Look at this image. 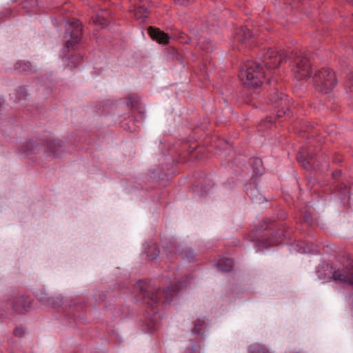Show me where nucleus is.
Wrapping results in <instances>:
<instances>
[{
  "label": "nucleus",
  "instance_id": "obj_1",
  "mask_svg": "<svg viewBox=\"0 0 353 353\" xmlns=\"http://www.w3.org/2000/svg\"><path fill=\"white\" fill-rule=\"evenodd\" d=\"M181 283H174L169 286L166 290L161 292L160 289L148 288H141L143 303L152 309H156L159 303L170 302L179 290Z\"/></svg>",
  "mask_w": 353,
  "mask_h": 353
},
{
  "label": "nucleus",
  "instance_id": "obj_2",
  "mask_svg": "<svg viewBox=\"0 0 353 353\" xmlns=\"http://www.w3.org/2000/svg\"><path fill=\"white\" fill-rule=\"evenodd\" d=\"M266 73L257 62L248 61L241 66L239 77L242 83L248 88H258L266 78Z\"/></svg>",
  "mask_w": 353,
  "mask_h": 353
},
{
  "label": "nucleus",
  "instance_id": "obj_3",
  "mask_svg": "<svg viewBox=\"0 0 353 353\" xmlns=\"http://www.w3.org/2000/svg\"><path fill=\"white\" fill-rule=\"evenodd\" d=\"M315 89L322 93H329L336 87L337 79L334 71L329 68H321L313 77Z\"/></svg>",
  "mask_w": 353,
  "mask_h": 353
},
{
  "label": "nucleus",
  "instance_id": "obj_4",
  "mask_svg": "<svg viewBox=\"0 0 353 353\" xmlns=\"http://www.w3.org/2000/svg\"><path fill=\"white\" fill-rule=\"evenodd\" d=\"M292 72L294 78L297 80H304L310 77L312 74L310 59L301 54L296 55L294 59Z\"/></svg>",
  "mask_w": 353,
  "mask_h": 353
},
{
  "label": "nucleus",
  "instance_id": "obj_5",
  "mask_svg": "<svg viewBox=\"0 0 353 353\" xmlns=\"http://www.w3.org/2000/svg\"><path fill=\"white\" fill-rule=\"evenodd\" d=\"M255 43L254 34L250 29L241 27L236 30L233 38V47L241 51L245 48H251Z\"/></svg>",
  "mask_w": 353,
  "mask_h": 353
},
{
  "label": "nucleus",
  "instance_id": "obj_6",
  "mask_svg": "<svg viewBox=\"0 0 353 353\" xmlns=\"http://www.w3.org/2000/svg\"><path fill=\"white\" fill-rule=\"evenodd\" d=\"M269 102L274 105L278 118L283 117L290 110V99L282 92L274 91L270 95Z\"/></svg>",
  "mask_w": 353,
  "mask_h": 353
},
{
  "label": "nucleus",
  "instance_id": "obj_7",
  "mask_svg": "<svg viewBox=\"0 0 353 353\" xmlns=\"http://www.w3.org/2000/svg\"><path fill=\"white\" fill-rule=\"evenodd\" d=\"M287 55L284 52H279L274 49H269L263 57V63L268 70L276 68L282 63L285 62Z\"/></svg>",
  "mask_w": 353,
  "mask_h": 353
},
{
  "label": "nucleus",
  "instance_id": "obj_8",
  "mask_svg": "<svg viewBox=\"0 0 353 353\" xmlns=\"http://www.w3.org/2000/svg\"><path fill=\"white\" fill-rule=\"evenodd\" d=\"M67 32L69 33L70 39L68 40L65 46L68 48L72 47L74 44L77 43L82 34V24L78 19H72L68 22Z\"/></svg>",
  "mask_w": 353,
  "mask_h": 353
},
{
  "label": "nucleus",
  "instance_id": "obj_9",
  "mask_svg": "<svg viewBox=\"0 0 353 353\" xmlns=\"http://www.w3.org/2000/svg\"><path fill=\"white\" fill-rule=\"evenodd\" d=\"M334 281L353 285V261L343 269L334 271L332 274Z\"/></svg>",
  "mask_w": 353,
  "mask_h": 353
},
{
  "label": "nucleus",
  "instance_id": "obj_10",
  "mask_svg": "<svg viewBox=\"0 0 353 353\" xmlns=\"http://www.w3.org/2000/svg\"><path fill=\"white\" fill-rule=\"evenodd\" d=\"M285 236V230L283 228H279L271 239L263 237L261 240H259L256 243L257 246L260 248H268L272 245H278L282 243Z\"/></svg>",
  "mask_w": 353,
  "mask_h": 353
},
{
  "label": "nucleus",
  "instance_id": "obj_11",
  "mask_svg": "<svg viewBox=\"0 0 353 353\" xmlns=\"http://www.w3.org/2000/svg\"><path fill=\"white\" fill-rule=\"evenodd\" d=\"M148 30L149 35L153 40L157 41L161 44H167L169 43L170 37L160 29L150 26Z\"/></svg>",
  "mask_w": 353,
  "mask_h": 353
},
{
  "label": "nucleus",
  "instance_id": "obj_12",
  "mask_svg": "<svg viewBox=\"0 0 353 353\" xmlns=\"http://www.w3.org/2000/svg\"><path fill=\"white\" fill-rule=\"evenodd\" d=\"M32 301L25 296L17 298L13 305V310L17 313H23L26 312L31 306Z\"/></svg>",
  "mask_w": 353,
  "mask_h": 353
},
{
  "label": "nucleus",
  "instance_id": "obj_13",
  "mask_svg": "<svg viewBox=\"0 0 353 353\" xmlns=\"http://www.w3.org/2000/svg\"><path fill=\"white\" fill-rule=\"evenodd\" d=\"M298 161L302 164L304 168L310 169L313 165V157L306 154L305 149L302 148L297 157Z\"/></svg>",
  "mask_w": 353,
  "mask_h": 353
},
{
  "label": "nucleus",
  "instance_id": "obj_14",
  "mask_svg": "<svg viewBox=\"0 0 353 353\" xmlns=\"http://www.w3.org/2000/svg\"><path fill=\"white\" fill-rule=\"evenodd\" d=\"M234 266V262L232 259L228 258H222L219 260L216 263V267L219 270L223 272H230L232 270Z\"/></svg>",
  "mask_w": 353,
  "mask_h": 353
},
{
  "label": "nucleus",
  "instance_id": "obj_15",
  "mask_svg": "<svg viewBox=\"0 0 353 353\" xmlns=\"http://www.w3.org/2000/svg\"><path fill=\"white\" fill-rule=\"evenodd\" d=\"M247 193L255 202L261 203L265 200L263 196L261 194L259 190L255 186L250 185L247 189Z\"/></svg>",
  "mask_w": 353,
  "mask_h": 353
},
{
  "label": "nucleus",
  "instance_id": "obj_16",
  "mask_svg": "<svg viewBox=\"0 0 353 353\" xmlns=\"http://www.w3.org/2000/svg\"><path fill=\"white\" fill-rule=\"evenodd\" d=\"M107 11H103L101 14H97L92 17V21L94 24L101 26V27H105L108 24V21L105 17L107 15Z\"/></svg>",
  "mask_w": 353,
  "mask_h": 353
},
{
  "label": "nucleus",
  "instance_id": "obj_17",
  "mask_svg": "<svg viewBox=\"0 0 353 353\" xmlns=\"http://www.w3.org/2000/svg\"><path fill=\"white\" fill-rule=\"evenodd\" d=\"M252 166L255 176L261 175L263 172V162L259 158L252 159Z\"/></svg>",
  "mask_w": 353,
  "mask_h": 353
},
{
  "label": "nucleus",
  "instance_id": "obj_18",
  "mask_svg": "<svg viewBox=\"0 0 353 353\" xmlns=\"http://www.w3.org/2000/svg\"><path fill=\"white\" fill-rule=\"evenodd\" d=\"M149 14V12L147 8L143 6H139L137 9L134 10V17L137 20H145Z\"/></svg>",
  "mask_w": 353,
  "mask_h": 353
},
{
  "label": "nucleus",
  "instance_id": "obj_19",
  "mask_svg": "<svg viewBox=\"0 0 353 353\" xmlns=\"http://www.w3.org/2000/svg\"><path fill=\"white\" fill-rule=\"evenodd\" d=\"M15 69L19 71V72H28L31 71V65L29 62L25 61H19L15 64Z\"/></svg>",
  "mask_w": 353,
  "mask_h": 353
},
{
  "label": "nucleus",
  "instance_id": "obj_20",
  "mask_svg": "<svg viewBox=\"0 0 353 353\" xmlns=\"http://www.w3.org/2000/svg\"><path fill=\"white\" fill-rule=\"evenodd\" d=\"M147 256L152 260L157 258L159 255V250L157 245H152L147 249Z\"/></svg>",
  "mask_w": 353,
  "mask_h": 353
},
{
  "label": "nucleus",
  "instance_id": "obj_21",
  "mask_svg": "<svg viewBox=\"0 0 353 353\" xmlns=\"http://www.w3.org/2000/svg\"><path fill=\"white\" fill-rule=\"evenodd\" d=\"M250 353H270L268 350L260 344H254L250 347Z\"/></svg>",
  "mask_w": 353,
  "mask_h": 353
},
{
  "label": "nucleus",
  "instance_id": "obj_22",
  "mask_svg": "<svg viewBox=\"0 0 353 353\" xmlns=\"http://www.w3.org/2000/svg\"><path fill=\"white\" fill-rule=\"evenodd\" d=\"M204 323H205V322L203 321H200V320L198 321L195 323V325H194V327L192 329V332L194 333H195V334H200L201 331L203 329Z\"/></svg>",
  "mask_w": 353,
  "mask_h": 353
},
{
  "label": "nucleus",
  "instance_id": "obj_23",
  "mask_svg": "<svg viewBox=\"0 0 353 353\" xmlns=\"http://www.w3.org/2000/svg\"><path fill=\"white\" fill-rule=\"evenodd\" d=\"M301 221L309 226L312 224V217L310 213H305L301 218Z\"/></svg>",
  "mask_w": 353,
  "mask_h": 353
},
{
  "label": "nucleus",
  "instance_id": "obj_24",
  "mask_svg": "<svg viewBox=\"0 0 353 353\" xmlns=\"http://www.w3.org/2000/svg\"><path fill=\"white\" fill-rule=\"evenodd\" d=\"M12 14V10L10 9H6L3 11L0 12V21L3 19L10 16Z\"/></svg>",
  "mask_w": 353,
  "mask_h": 353
},
{
  "label": "nucleus",
  "instance_id": "obj_25",
  "mask_svg": "<svg viewBox=\"0 0 353 353\" xmlns=\"http://www.w3.org/2000/svg\"><path fill=\"white\" fill-rule=\"evenodd\" d=\"M200 48L206 52H210L212 50V46L209 42H207L206 43L201 44Z\"/></svg>",
  "mask_w": 353,
  "mask_h": 353
},
{
  "label": "nucleus",
  "instance_id": "obj_26",
  "mask_svg": "<svg viewBox=\"0 0 353 353\" xmlns=\"http://www.w3.org/2000/svg\"><path fill=\"white\" fill-rule=\"evenodd\" d=\"M269 228V223L268 220L263 221L258 226V230L260 231L266 230Z\"/></svg>",
  "mask_w": 353,
  "mask_h": 353
},
{
  "label": "nucleus",
  "instance_id": "obj_27",
  "mask_svg": "<svg viewBox=\"0 0 353 353\" xmlns=\"http://www.w3.org/2000/svg\"><path fill=\"white\" fill-rule=\"evenodd\" d=\"M347 83L350 90L351 92L353 91V72L349 74L348 81Z\"/></svg>",
  "mask_w": 353,
  "mask_h": 353
},
{
  "label": "nucleus",
  "instance_id": "obj_28",
  "mask_svg": "<svg viewBox=\"0 0 353 353\" xmlns=\"http://www.w3.org/2000/svg\"><path fill=\"white\" fill-rule=\"evenodd\" d=\"M175 3L186 6L191 2L193 1V0H173Z\"/></svg>",
  "mask_w": 353,
  "mask_h": 353
},
{
  "label": "nucleus",
  "instance_id": "obj_29",
  "mask_svg": "<svg viewBox=\"0 0 353 353\" xmlns=\"http://www.w3.org/2000/svg\"><path fill=\"white\" fill-rule=\"evenodd\" d=\"M13 333L16 336H21L24 334V330L22 327H17Z\"/></svg>",
  "mask_w": 353,
  "mask_h": 353
},
{
  "label": "nucleus",
  "instance_id": "obj_30",
  "mask_svg": "<svg viewBox=\"0 0 353 353\" xmlns=\"http://www.w3.org/2000/svg\"><path fill=\"white\" fill-rule=\"evenodd\" d=\"M341 172L340 170H336L335 172H333V176L334 177H338L341 175Z\"/></svg>",
  "mask_w": 353,
  "mask_h": 353
},
{
  "label": "nucleus",
  "instance_id": "obj_31",
  "mask_svg": "<svg viewBox=\"0 0 353 353\" xmlns=\"http://www.w3.org/2000/svg\"><path fill=\"white\" fill-rule=\"evenodd\" d=\"M55 146H57L60 148L61 146V142L59 141H57V142L53 143Z\"/></svg>",
  "mask_w": 353,
  "mask_h": 353
},
{
  "label": "nucleus",
  "instance_id": "obj_32",
  "mask_svg": "<svg viewBox=\"0 0 353 353\" xmlns=\"http://www.w3.org/2000/svg\"><path fill=\"white\" fill-rule=\"evenodd\" d=\"M50 150H52V152H53V154L55 155V154H56L57 151L52 148V143H51V144H50Z\"/></svg>",
  "mask_w": 353,
  "mask_h": 353
},
{
  "label": "nucleus",
  "instance_id": "obj_33",
  "mask_svg": "<svg viewBox=\"0 0 353 353\" xmlns=\"http://www.w3.org/2000/svg\"><path fill=\"white\" fill-rule=\"evenodd\" d=\"M293 2H301L302 0H292Z\"/></svg>",
  "mask_w": 353,
  "mask_h": 353
},
{
  "label": "nucleus",
  "instance_id": "obj_34",
  "mask_svg": "<svg viewBox=\"0 0 353 353\" xmlns=\"http://www.w3.org/2000/svg\"><path fill=\"white\" fill-rule=\"evenodd\" d=\"M23 151H24L25 152H26V153H28V150H26V149H23Z\"/></svg>",
  "mask_w": 353,
  "mask_h": 353
},
{
  "label": "nucleus",
  "instance_id": "obj_35",
  "mask_svg": "<svg viewBox=\"0 0 353 353\" xmlns=\"http://www.w3.org/2000/svg\"><path fill=\"white\" fill-rule=\"evenodd\" d=\"M17 0H12V1H16Z\"/></svg>",
  "mask_w": 353,
  "mask_h": 353
}]
</instances>
